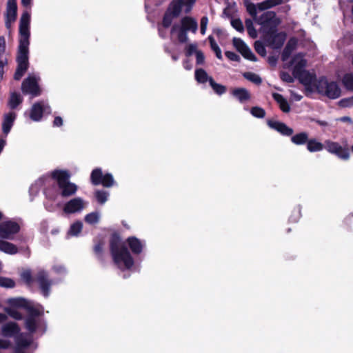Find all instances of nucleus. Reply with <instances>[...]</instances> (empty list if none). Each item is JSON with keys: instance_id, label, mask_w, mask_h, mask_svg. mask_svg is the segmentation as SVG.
Returning a JSON list of instances; mask_svg holds the SVG:
<instances>
[{"instance_id": "obj_2", "label": "nucleus", "mask_w": 353, "mask_h": 353, "mask_svg": "<svg viewBox=\"0 0 353 353\" xmlns=\"http://www.w3.org/2000/svg\"><path fill=\"white\" fill-rule=\"evenodd\" d=\"M27 310L28 315L25 320V327L29 333H20L16 336L17 348L24 349L29 347L33 341V333L41 332L43 334L46 330V323L41 317L43 311L32 306L27 307Z\"/></svg>"}, {"instance_id": "obj_11", "label": "nucleus", "mask_w": 353, "mask_h": 353, "mask_svg": "<svg viewBox=\"0 0 353 353\" xmlns=\"http://www.w3.org/2000/svg\"><path fill=\"white\" fill-rule=\"evenodd\" d=\"M325 149L330 154L336 155L342 160H348L350 159V151L346 146L341 145L339 143L331 140H325Z\"/></svg>"}, {"instance_id": "obj_30", "label": "nucleus", "mask_w": 353, "mask_h": 353, "mask_svg": "<svg viewBox=\"0 0 353 353\" xmlns=\"http://www.w3.org/2000/svg\"><path fill=\"white\" fill-rule=\"evenodd\" d=\"M308 139V134L305 132L296 134L291 137V141L295 145L307 144Z\"/></svg>"}, {"instance_id": "obj_14", "label": "nucleus", "mask_w": 353, "mask_h": 353, "mask_svg": "<svg viewBox=\"0 0 353 353\" xmlns=\"http://www.w3.org/2000/svg\"><path fill=\"white\" fill-rule=\"evenodd\" d=\"M21 90L23 94L37 97L41 94V90L34 77H28L23 80L21 84Z\"/></svg>"}, {"instance_id": "obj_8", "label": "nucleus", "mask_w": 353, "mask_h": 353, "mask_svg": "<svg viewBox=\"0 0 353 353\" xmlns=\"http://www.w3.org/2000/svg\"><path fill=\"white\" fill-rule=\"evenodd\" d=\"M255 21L261 26L264 33L267 31L272 32V31L276 30L279 23V20L276 17V13L272 11L265 12L259 17L256 18Z\"/></svg>"}, {"instance_id": "obj_15", "label": "nucleus", "mask_w": 353, "mask_h": 353, "mask_svg": "<svg viewBox=\"0 0 353 353\" xmlns=\"http://www.w3.org/2000/svg\"><path fill=\"white\" fill-rule=\"evenodd\" d=\"M265 39L268 45L273 49H279L282 47L285 41V34L283 32H276V30L270 32L267 31L264 33Z\"/></svg>"}, {"instance_id": "obj_34", "label": "nucleus", "mask_w": 353, "mask_h": 353, "mask_svg": "<svg viewBox=\"0 0 353 353\" xmlns=\"http://www.w3.org/2000/svg\"><path fill=\"white\" fill-rule=\"evenodd\" d=\"M210 78L203 69L199 68L195 70V79L199 83H204L207 81L210 83Z\"/></svg>"}, {"instance_id": "obj_13", "label": "nucleus", "mask_w": 353, "mask_h": 353, "mask_svg": "<svg viewBox=\"0 0 353 353\" xmlns=\"http://www.w3.org/2000/svg\"><path fill=\"white\" fill-rule=\"evenodd\" d=\"M19 230L20 226L17 222L11 220L3 221L0 223V238L12 240Z\"/></svg>"}, {"instance_id": "obj_21", "label": "nucleus", "mask_w": 353, "mask_h": 353, "mask_svg": "<svg viewBox=\"0 0 353 353\" xmlns=\"http://www.w3.org/2000/svg\"><path fill=\"white\" fill-rule=\"evenodd\" d=\"M291 64L294 65L292 74L294 76L305 70L307 61L301 54H298L293 57Z\"/></svg>"}, {"instance_id": "obj_44", "label": "nucleus", "mask_w": 353, "mask_h": 353, "mask_svg": "<svg viewBox=\"0 0 353 353\" xmlns=\"http://www.w3.org/2000/svg\"><path fill=\"white\" fill-rule=\"evenodd\" d=\"M241 54L244 57V58L252 61H256V57L253 54V52L251 51V50L249 48L248 46H247L241 52Z\"/></svg>"}, {"instance_id": "obj_28", "label": "nucleus", "mask_w": 353, "mask_h": 353, "mask_svg": "<svg viewBox=\"0 0 353 353\" xmlns=\"http://www.w3.org/2000/svg\"><path fill=\"white\" fill-rule=\"evenodd\" d=\"M325 148V143L318 141L316 139H308L307 149L310 152L322 151Z\"/></svg>"}, {"instance_id": "obj_58", "label": "nucleus", "mask_w": 353, "mask_h": 353, "mask_svg": "<svg viewBox=\"0 0 353 353\" xmlns=\"http://www.w3.org/2000/svg\"><path fill=\"white\" fill-rule=\"evenodd\" d=\"M103 244L101 243H99L98 244H97L94 248V252L96 253V254L98 256H100L101 253H102V250H103Z\"/></svg>"}, {"instance_id": "obj_17", "label": "nucleus", "mask_w": 353, "mask_h": 353, "mask_svg": "<svg viewBox=\"0 0 353 353\" xmlns=\"http://www.w3.org/2000/svg\"><path fill=\"white\" fill-rule=\"evenodd\" d=\"M17 6L16 0H8L6 8V26L10 28L12 23L17 19Z\"/></svg>"}, {"instance_id": "obj_6", "label": "nucleus", "mask_w": 353, "mask_h": 353, "mask_svg": "<svg viewBox=\"0 0 353 353\" xmlns=\"http://www.w3.org/2000/svg\"><path fill=\"white\" fill-rule=\"evenodd\" d=\"M316 86L319 93L330 99H337L341 94V89L337 83L334 81L329 82L325 78H321Z\"/></svg>"}, {"instance_id": "obj_50", "label": "nucleus", "mask_w": 353, "mask_h": 353, "mask_svg": "<svg viewBox=\"0 0 353 353\" xmlns=\"http://www.w3.org/2000/svg\"><path fill=\"white\" fill-rule=\"evenodd\" d=\"M197 46L196 43H191L186 47L185 54L188 57L192 55L194 53L196 54Z\"/></svg>"}, {"instance_id": "obj_22", "label": "nucleus", "mask_w": 353, "mask_h": 353, "mask_svg": "<svg viewBox=\"0 0 353 353\" xmlns=\"http://www.w3.org/2000/svg\"><path fill=\"white\" fill-rule=\"evenodd\" d=\"M231 94L241 103H244L251 99V94L244 88H236L232 90Z\"/></svg>"}, {"instance_id": "obj_5", "label": "nucleus", "mask_w": 353, "mask_h": 353, "mask_svg": "<svg viewBox=\"0 0 353 353\" xmlns=\"http://www.w3.org/2000/svg\"><path fill=\"white\" fill-rule=\"evenodd\" d=\"M52 177L57 181V185L62 196H69L77 191V185L69 181L70 174L67 171L54 170Z\"/></svg>"}, {"instance_id": "obj_57", "label": "nucleus", "mask_w": 353, "mask_h": 353, "mask_svg": "<svg viewBox=\"0 0 353 353\" xmlns=\"http://www.w3.org/2000/svg\"><path fill=\"white\" fill-rule=\"evenodd\" d=\"M6 51V39L3 36L0 37V57H1Z\"/></svg>"}, {"instance_id": "obj_16", "label": "nucleus", "mask_w": 353, "mask_h": 353, "mask_svg": "<svg viewBox=\"0 0 353 353\" xmlns=\"http://www.w3.org/2000/svg\"><path fill=\"white\" fill-rule=\"evenodd\" d=\"M85 207V203L80 197L70 199L63 206V212L65 214H75L82 211Z\"/></svg>"}, {"instance_id": "obj_43", "label": "nucleus", "mask_w": 353, "mask_h": 353, "mask_svg": "<svg viewBox=\"0 0 353 353\" xmlns=\"http://www.w3.org/2000/svg\"><path fill=\"white\" fill-rule=\"evenodd\" d=\"M233 45L240 53L248 46L244 41L239 38L233 39Z\"/></svg>"}, {"instance_id": "obj_61", "label": "nucleus", "mask_w": 353, "mask_h": 353, "mask_svg": "<svg viewBox=\"0 0 353 353\" xmlns=\"http://www.w3.org/2000/svg\"><path fill=\"white\" fill-rule=\"evenodd\" d=\"M63 125V119L61 117H56L53 121V126L60 127Z\"/></svg>"}, {"instance_id": "obj_32", "label": "nucleus", "mask_w": 353, "mask_h": 353, "mask_svg": "<svg viewBox=\"0 0 353 353\" xmlns=\"http://www.w3.org/2000/svg\"><path fill=\"white\" fill-rule=\"evenodd\" d=\"M22 101L23 98L20 94L17 92H12L9 98L8 106L12 110L16 109L17 106L22 103Z\"/></svg>"}, {"instance_id": "obj_37", "label": "nucleus", "mask_w": 353, "mask_h": 353, "mask_svg": "<svg viewBox=\"0 0 353 353\" xmlns=\"http://www.w3.org/2000/svg\"><path fill=\"white\" fill-rule=\"evenodd\" d=\"M243 75L245 79H246L247 80H248L256 85H259L262 82V79L259 77V75H258L255 73H253L251 72H244Z\"/></svg>"}, {"instance_id": "obj_4", "label": "nucleus", "mask_w": 353, "mask_h": 353, "mask_svg": "<svg viewBox=\"0 0 353 353\" xmlns=\"http://www.w3.org/2000/svg\"><path fill=\"white\" fill-rule=\"evenodd\" d=\"M198 24L195 19L190 17H185L181 20V24H174L171 29V34L176 33L177 39L180 43H185L188 40V31L195 33Z\"/></svg>"}, {"instance_id": "obj_26", "label": "nucleus", "mask_w": 353, "mask_h": 353, "mask_svg": "<svg viewBox=\"0 0 353 353\" xmlns=\"http://www.w3.org/2000/svg\"><path fill=\"white\" fill-rule=\"evenodd\" d=\"M273 99L276 101V103L279 104L280 109L283 112H289L290 111V106L287 101L286 99H285L283 95L279 93H273L272 94Z\"/></svg>"}, {"instance_id": "obj_20", "label": "nucleus", "mask_w": 353, "mask_h": 353, "mask_svg": "<svg viewBox=\"0 0 353 353\" xmlns=\"http://www.w3.org/2000/svg\"><path fill=\"white\" fill-rule=\"evenodd\" d=\"M126 242L131 250L132 252L134 254H139L143 251L145 246L144 241H141L135 236H130L126 239Z\"/></svg>"}, {"instance_id": "obj_40", "label": "nucleus", "mask_w": 353, "mask_h": 353, "mask_svg": "<svg viewBox=\"0 0 353 353\" xmlns=\"http://www.w3.org/2000/svg\"><path fill=\"white\" fill-rule=\"evenodd\" d=\"M250 113L253 117L259 119H262L265 116V110L258 106L252 107L250 110Z\"/></svg>"}, {"instance_id": "obj_27", "label": "nucleus", "mask_w": 353, "mask_h": 353, "mask_svg": "<svg viewBox=\"0 0 353 353\" xmlns=\"http://www.w3.org/2000/svg\"><path fill=\"white\" fill-rule=\"evenodd\" d=\"M0 251L8 254L13 255L18 252V248L12 243L0 240Z\"/></svg>"}, {"instance_id": "obj_62", "label": "nucleus", "mask_w": 353, "mask_h": 353, "mask_svg": "<svg viewBox=\"0 0 353 353\" xmlns=\"http://www.w3.org/2000/svg\"><path fill=\"white\" fill-rule=\"evenodd\" d=\"M337 121H340L344 122V123H350L351 125L353 124L352 119L350 117H347V116H345V117H342L341 118H339V119H337Z\"/></svg>"}, {"instance_id": "obj_60", "label": "nucleus", "mask_w": 353, "mask_h": 353, "mask_svg": "<svg viewBox=\"0 0 353 353\" xmlns=\"http://www.w3.org/2000/svg\"><path fill=\"white\" fill-rule=\"evenodd\" d=\"M281 79L288 83H292L294 81V79L289 74L286 72H283L281 74Z\"/></svg>"}, {"instance_id": "obj_49", "label": "nucleus", "mask_w": 353, "mask_h": 353, "mask_svg": "<svg viewBox=\"0 0 353 353\" xmlns=\"http://www.w3.org/2000/svg\"><path fill=\"white\" fill-rule=\"evenodd\" d=\"M52 270L55 273L58 274L65 275L67 274V270L63 265H54L52 267Z\"/></svg>"}, {"instance_id": "obj_45", "label": "nucleus", "mask_w": 353, "mask_h": 353, "mask_svg": "<svg viewBox=\"0 0 353 353\" xmlns=\"http://www.w3.org/2000/svg\"><path fill=\"white\" fill-rule=\"evenodd\" d=\"M254 48L258 54H259L260 55H261L263 57L265 56L266 50H265L264 45L263 44V43L261 41H256L254 43Z\"/></svg>"}, {"instance_id": "obj_36", "label": "nucleus", "mask_w": 353, "mask_h": 353, "mask_svg": "<svg viewBox=\"0 0 353 353\" xmlns=\"http://www.w3.org/2000/svg\"><path fill=\"white\" fill-rule=\"evenodd\" d=\"M208 40L210 41L211 49L214 52L216 57L217 59L221 60L223 59L221 50L216 43L214 37L212 36H209Z\"/></svg>"}, {"instance_id": "obj_59", "label": "nucleus", "mask_w": 353, "mask_h": 353, "mask_svg": "<svg viewBox=\"0 0 353 353\" xmlns=\"http://www.w3.org/2000/svg\"><path fill=\"white\" fill-rule=\"evenodd\" d=\"M295 214H292L290 217V221H292V222H297L299 219L300 218L301 216V211H300V209H298L295 212Z\"/></svg>"}, {"instance_id": "obj_33", "label": "nucleus", "mask_w": 353, "mask_h": 353, "mask_svg": "<svg viewBox=\"0 0 353 353\" xmlns=\"http://www.w3.org/2000/svg\"><path fill=\"white\" fill-rule=\"evenodd\" d=\"M82 228V222L80 221H77L70 225L68 231L67 235L70 236H77L81 232Z\"/></svg>"}, {"instance_id": "obj_54", "label": "nucleus", "mask_w": 353, "mask_h": 353, "mask_svg": "<svg viewBox=\"0 0 353 353\" xmlns=\"http://www.w3.org/2000/svg\"><path fill=\"white\" fill-rule=\"evenodd\" d=\"M25 302H26L25 299H23L22 298L12 299L10 300V303L12 305H15V306H19V307L25 306L24 305Z\"/></svg>"}, {"instance_id": "obj_48", "label": "nucleus", "mask_w": 353, "mask_h": 353, "mask_svg": "<svg viewBox=\"0 0 353 353\" xmlns=\"http://www.w3.org/2000/svg\"><path fill=\"white\" fill-rule=\"evenodd\" d=\"M7 313L10 316L16 320H21L23 319L21 313L15 309H9L7 310Z\"/></svg>"}, {"instance_id": "obj_39", "label": "nucleus", "mask_w": 353, "mask_h": 353, "mask_svg": "<svg viewBox=\"0 0 353 353\" xmlns=\"http://www.w3.org/2000/svg\"><path fill=\"white\" fill-rule=\"evenodd\" d=\"M0 286L5 288H13L15 287V282L10 278L0 276Z\"/></svg>"}, {"instance_id": "obj_31", "label": "nucleus", "mask_w": 353, "mask_h": 353, "mask_svg": "<svg viewBox=\"0 0 353 353\" xmlns=\"http://www.w3.org/2000/svg\"><path fill=\"white\" fill-rule=\"evenodd\" d=\"M296 46V43L294 41L290 40L285 47L284 48L282 54H281V59L283 61H287L290 57L291 56L292 52L294 50Z\"/></svg>"}, {"instance_id": "obj_24", "label": "nucleus", "mask_w": 353, "mask_h": 353, "mask_svg": "<svg viewBox=\"0 0 353 353\" xmlns=\"http://www.w3.org/2000/svg\"><path fill=\"white\" fill-rule=\"evenodd\" d=\"M20 329L14 322H9L2 325L1 333L5 337H12L19 333Z\"/></svg>"}, {"instance_id": "obj_3", "label": "nucleus", "mask_w": 353, "mask_h": 353, "mask_svg": "<svg viewBox=\"0 0 353 353\" xmlns=\"http://www.w3.org/2000/svg\"><path fill=\"white\" fill-rule=\"evenodd\" d=\"M110 248L113 261L119 269L130 270L132 267L134 259L118 234H113L112 235Z\"/></svg>"}, {"instance_id": "obj_53", "label": "nucleus", "mask_w": 353, "mask_h": 353, "mask_svg": "<svg viewBox=\"0 0 353 353\" xmlns=\"http://www.w3.org/2000/svg\"><path fill=\"white\" fill-rule=\"evenodd\" d=\"M208 23V18L206 16H204L201 19V33L202 34H205L207 26Z\"/></svg>"}, {"instance_id": "obj_7", "label": "nucleus", "mask_w": 353, "mask_h": 353, "mask_svg": "<svg viewBox=\"0 0 353 353\" xmlns=\"http://www.w3.org/2000/svg\"><path fill=\"white\" fill-rule=\"evenodd\" d=\"M91 182L93 185H101L104 188H111L117 185L114 177L110 173H103L101 168H95L92 171Z\"/></svg>"}, {"instance_id": "obj_51", "label": "nucleus", "mask_w": 353, "mask_h": 353, "mask_svg": "<svg viewBox=\"0 0 353 353\" xmlns=\"http://www.w3.org/2000/svg\"><path fill=\"white\" fill-rule=\"evenodd\" d=\"M226 57L232 61H240V57L235 52L231 51H226L225 52Z\"/></svg>"}, {"instance_id": "obj_52", "label": "nucleus", "mask_w": 353, "mask_h": 353, "mask_svg": "<svg viewBox=\"0 0 353 353\" xmlns=\"http://www.w3.org/2000/svg\"><path fill=\"white\" fill-rule=\"evenodd\" d=\"M101 215L99 212H94L90 213V224L98 223L100 219Z\"/></svg>"}, {"instance_id": "obj_63", "label": "nucleus", "mask_w": 353, "mask_h": 353, "mask_svg": "<svg viewBox=\"0 0 353 353\" xmlns=\"http://www.w3.org/2000/svg\"><path fill=\"white\" fill-rule=\"evenodd\" d=\"M44 194H46V196L48 199H50L51 200H54L55 199V196L53 194H51L50 189L49 190H46L44 191Z\"/></svg>"}, {"instance_id": "obj_56", "label": "nucleus", "mask_w": 353, "mask_h": 353, "mask_svg": "<svg viewBox=\"0 0 353 353\" xmlns=\"http://www.w3.org/2000/svg\"><path fill=\"white\" fill-rule=\"evenodd\" d=\"M196 63L199 65H201L204 63L205 57L201 51L199 50L196 52Z\"/></svg>"}, {"instance_id": "obj_9", "label": "nucleus", "mask_w": 353, "mask_h": 353, "mask_svg": "<svg viewBox=\"0 0 353 353\" xmlns=\"http://www.w3.org/2000/svg\"><path fill=\"white\" fill-rule=\"evenodd\" d=\"M285 0H265L259 3L256 6L255 4L250 2V0H245V4L248 13L256 20L257 9L259 10H265L276 6L283 3Z\"/></svg>"}, {"instance_id": "obj_25", "label": "nucleus", "mask_w": 353, "mask_h": 353, "mask_svg": "<svg viewBox=\"0 0 353 353\" xmlns=\"http://www.w3.org/2000/svg\"><path fill=\"white\" fill-rule=\"evenodd\" d=\"M16 114L14 112H10L4 116L2 123V130L4 134H7L10 132L12 126L13 125Z\"/></svg>"}, {"instance_id": "obj_55", "label": "nucleus", "mask_w": 353, "mask_h": 353, "mask_svg": "<svg viewBox=\"0 0 353 353\" xmlns=\"http://www.w3.org/2000/svg\"><path fill=\"white\" fill-rule=\"evenodd\" d=\"M339 103L343 107H350L353 105V96L349 98L343 99Z\"/></svg>"}, {"instance_id": "obj_18", "label": "nucleus", "mask_w": 353, "mask_h": 353, "mask_svg": "<svg viewBox=\"0 0 353 353\" xmlns=\"http://www.w3.org/2000/svg\"><path fill=\"white\" fill-rule=\"evenodd\" d=\"M50 107L48 105H43L41 102L34 103L31 109L30 117L34 121H39L41 119L43 112H50Z\"/></svg>"}, {"instance_id": "obj_47", "label": "nucleus", "mask_w": 353, "mask_h": 353, "mask_svg": "<svg viewBox=\"0 0 353 353\" xmlns=\"http://www.w3.org/2000/svg\"><path fill=\"white\" fill-rule=\"evenodd\" d=\"M21 279L28 284V285H30L31 284L34 279L32 278V273H31V271L28 270H26L24 271L22 274H21Z\"/></svg>"}, {"instance_id": "obj_29", "label": "nucleus", "mask_w": 353, "mask_h": 353, "mask_svg": "<svg viewBox=\"0 0 353 353\" xmlns=\"http://www.w3.org/2000/svg\"><path fill=\"white\" fill-rule=\"evenodd\" d=\"M110 196V192L105 190H96L94 192V198L100 205H103Z\"/></svg>"}, {"instance_id": "obj_1", "label": "nucleus", "mask_w": 353, "mask_h": 353, "mask_svg": "<svg viewBox=\"0 0 353 353\" xmlns=\"http://www.w3.org/2000/svg\"><path fill=\"white\" fill-rule=\"evenodd\" d=\"M30 14L28 12L22 14L19 22V38L17 56V67L14 79L19 81L28 68L29 46H30Z\"/></svg>"}, {"instance_id": "obj_46", "label": "nucleus", "mask_w": 353, "mask_h": 353, "mask_svg": "<svg viewBox=\"0 0 353 353\" xmlns=\"http://www.w3.org/2000/svg\"><path fill=\"white\" fill-rule=\"evenodd\" d=\"M232 26L238 32H243L244 27L242 21L239 19H233L231 20Z\"/></svg>"}, {"instance_id": "obj_23", "label": "nucleus", "mask_w": 353, "mask_h": 353, "mask_svg": "<svg viewBox=\"0 0 353 353\" xmlns=\"http://www.w3.org/2000/svg\"><path fill=\"white\" fill-rule=\"evenodd\" d=\"M305 86H310L314 83L316 77L314 74L305 70L294 76Z\"/></svg>"}, {"instance_id": "obj_41", "label": "nucleus", "mask_w": 353, "mask_h": 353, "mask_svg": "<svg viewBox=\"0 0 353 353\" xmlns=\"http://www.w3.org/2000/svg\"><path fill=\"white\" fill-rule=\"evenodd\" d=\"M43 178L39 179L34 184H32L29 189V192L30 194L33 193L37 194L39 192V190L41 185L43 184Z\"/></svg>"}, {"instance_id": "obj_10", "label": "nucleus", "mask_w": 353, "mask_h": 353, "mask_svg": "<svg viewBox=\"0 0 353 353\" xmlns=\"http://www.w3.org/2000/svg\"><path fill=\"white\" fill-rule=\"evenodd\" d=\"M195 3L196 0H172L166 11L172 14V16L178 17L183 8L185 13H189Z\"/></svg>"}, {"instance_id": "obj_64", "label": "nucleus", "mask_w": 353, "mask_h": 353, "mask_svg": "<svg viewBox=\"0 0 353 353\" xmlns=\"http://www.w3.org/2000/svg\"><path fill=\"white\" fill-rule=\"evenodd\" d=\"M8 347V343L6 341L0 339V349H6Z\"/></svg>"}, {"instance_id": "obj_42", "label": "nucleus", "mask_w": 353, "mask_h": 353, "mask_svg": "<svg viewBox=\"0 0 353 353\" xmlns=\"http://www.w3.org/2000/svg\"><path fill=\"white\" fill-rule=\"evenodd\" d=\"M174 18H176V17L172 16V14H171L170 13H169L168 12L166 11L163 16V21H162V25H163V28H168L171 25Z\"/></svg>"}, {"instance_id": "obj_12", "label": "nucleus", "mask_w": 353, "mask_h": 353, "mask_svg": "<svg viewBox=\"0 0 353 353\" xmlns=\"http://www.w3.org/2000/svg\"><path fill=\"white\" fill-rule=\"evenodd\" d=\"M34 280L38 283L42 294L48 297L52 285V281L49 279L48 273L43 269H39L34 275Z\"/></svg>"}, {"instance_id": "obj_38", "label": "nucleus", "mask_w": 353, "mask_h": 353, "mask_svg": "<svg viewBox=\"0 0 353 353\" xmlns=\"http://www.w3.org/2000/svg\"><path fill=\"white\" fill-rule=\"evenodd\" d=\"M245 27L249 36L253 39L257 37V32L254 27L253 21L250 19H247L245 21Z\"/></svg>"}, {"instance_id": "obj_19", "label": "nucleus", "mask_w": 353, "mask_h": 353, "mask_svg": "<svg viewBox=\"0 0 353 353\" xmlns=\"http://www.w3.org/2000/svg\"><path fill=\"white\" fill-rule=\"evenodd\" d=\"M268 125L270 128L276 130L284 136H291L294 132L292 128L282 122L268 120Z\"/></svg>"}, {"instance_id": "obj_35", "label": "nucleus", "mask_w": 353, "mask_h": 353, "mask_svg": "<svg viewBox=\"0 0 353 353\" xmlns=\"http://www.w3.org/2000/svg\"><path fill=\"white\" fill-rule=\"evenodd\" d=\"M210 85L212 87L214 92L218 95L223 94L227 90L225 85L216 83L212 78L210 79Z\"/></svg>"}]
</instances>
